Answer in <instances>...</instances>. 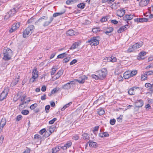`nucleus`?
<instances>
[{
	"instance_id": "f257e3e1",
	"label": "nucleus",
	"mask_w": 153,
	"mask_h": 153,
	"mask_svg": "<svg viewBox=\"0 0 153 153\" xmlns=\"http://www.w3.org/2000/svg\"><path fill=\"white\" fill-rule=\"evenodd\" d=\"M4 56L3 59L4 61H7L10 60L13 55V52L10 48H5L3 51Z\"/></svg>"
},
{
	"instance_id": "f03ea898",
	"label": "nucleus",
	"mask_w": 153,
	"mask_h": 153,
	"mask_svg": "<svg viewBox=\"0 0 153 153\" xmlns=\"http://www.w3.org/2000/svg\"><path fill=\"white\" fill-rule=\"evenodd\" d=\"M34 26L33 25H30L23 32V36L24 38L27 37L29 35H30L33 31Z\"/></svg>"
},
{
	"instance_id": "7ed1b4c3",
	"label": "nucleus",
	"mask_w": 153,
	"mask_h": 153,
	"mask_svg": "<svg viewBox=\"0 0 153 153\" xmlns=\"http://www.w3.org/2000/svg\"><path fill=\"white\" fill-rule=\"evenodd\" d=\"M99 38V36L92 37L89 40H88L86 43H91L90 45L91 46L97 45L99 44V40L98 39Z\"/></svg>"
},
{
	"instance_id": "20e7f679",
	"label": "nucleus",
	"mask_w": 153,
	"mask_h": 153,
	"mask_svg": "<svg viewBox=\"0 0 153 153\" xmlns=\"http://www.w3.org/2000/svg\"><path fill=\"white\" fill-rule=\"evenodd\" d=\"M107 73V69L105 68H103L101 70L98 71V74L100 79L102 80L105 78L106 76Z\"/></svg>"
},
{
	"instance_id": "39448f33",
	"label": "nucleus",
	"mask_w": 153,
	"mask_h": 153,
	"mask_svg": "<svg viewBox=\"0 0 153 153\" xmlns=\"http://www.w3.org/2000/svg\"><path fill=\"white\" fill-rule=\"evenodd\" d=\"M75 84L74 81L73 80V81H69L67 83L62 85V88L64 90L70 89L73 85Z\"/></svg>"
},
{
	"instance_id": "423d86ee",
	"label": "nucleus",
	"mask_w": 153,
	"mask_h": 153,
	"mask_svg": "<svg viewBox=\"0 0 153 153\" xmlns=\"http://www.w3.org/2000/svg\"><path fill=\"white\" fill-rule=\"evenodd\" d=\"M140 91V87L134 86L129 89L128 92L129 94L132 95H134L136 93L139 92Z\"/></svg>"
},
{
	"instance_id": "0eeeda50",
	"label": "nucleus",
	"mask_w": 153,
	"mask_h": 153,
	"mask_svg": "<svg viewBox=\"0 0 153 153\" xmlns=\"http://www.w3.org/2000/svg\"><path fill=\"white\" fill-rule=\"evenodd\" d=\"M87 79L88 77L87 76L85 75H82L80 76L79 79H74V81L75 84L76 82H77L80 84H82L85 82V80Z\"/></svg>"
},
{
	"instance_id": "6e6552de",
	"label": "nucleus",
	"mask_w": 153,
	"mask_h": 153,
	"mask_svg": "<svg viewBox=\"0 0 153 153\" xmlns=\"http://www.w3.org/2000/svg\"><path fill=\"white\" fill-rule=\"evenodd\" d=\"M20 25V23L19 22H18L16 24H13L10 29L9 30V32L12 33L15 31L19 27Z\"/></svg>"
},
{
	"instance_id": "1a4fd4ad",
	"label": "nucleus",
	"mask_w": 153,
	"mask_h": 153,
	"mask_svg": "<svg viewBox=\"0 0 153 153\" xmlns=\"http://www.w3.org/2000/svg\"><path fill=\"white\" fill-rule=\"evenodd\" d=\"M33 78L32 81L33 82L35 81V79L37 78L38 76V72L37 71L36 67H35L32 72Z\"/></svg>"
},
{
	"instance_id": "9d476101",
	"label": "nucleus",
	"mask_w": 153,
	"mask_h": 153,
	"mask_svg": "<svg viewBox=\"0 0 153 153\" xmlns=\"http://www.w3.org/2000/svg\"><path fill=\"white\" fill-rule=\"evenodd\" d=\"M8 94V91L6 90L3 91L0 95V101H2L5 99Z\"/></svg>"
},
{
	"instance_id": "9b49d317",
	"label": "nucleus",
	"mask_w": 153,
	"mask_h": 153,
	"mask_svg": "<svg viewBox=\"0 0 153 153\" xmlns=\"http://www.w3.org/2000/svg\"><path fill=\"white\" fill-rule=\"evenodd\" d=\"M129 27V26L128 25V24H127L123 26L120 27L119 29L117 31V32L119 33H120L125 31V30H127L128 28Z\"/></svg>"
},
{
	"instance_id": "f8f14e48",
	"label": "nucleus",
	"mask_w": 153,
	"mask_h": 153,
	"mask_svg": "<svg viewBox=\"0 0 153 153\" xmlns=\"http://www.w3.org/2000/svg\"><path fill=\"white\" fill-rule=\"evenodd\" d=\"M18 8L16 7H14L12 9L10 10L8 12L10 15L12 17L14 15L15 13L18 11Z\"/></svg>"
},
{
	"instance_id": "ddd939ff",
	"label": "nucleus",
	"mask_w": 153,
	"mask_h": 153,
	"mask_svg": "<svg viewBox=\"0 0 153 153\" xmlns=\"http://www.w3.org/2000/svg\"><path fill=\"white\" fill-rule=\"evenodd\" d=\"M134 16L132 15L126 14L123 18V19L125 21L130 20L133 18Z\"/></svg>"
},
{
	"instance_id": "4468645a",
	"label": "nucleus",
	"mask_w": 153,
	"mask_h": 153,
	"mask_svg": "<svg viewBox=\"0 0 153 153\" xmlns=\"http://www.w3.org/2000/svg\"><path fill=\"white\" fill-rule=\"evenodd\" d=\"M150 0H141L139 2V5L141 7L145 6L149 3Z\"/></svg>"
},
{
	"instance_id": "2eb2a0df",
	"label": "nucleus",
	"mask_w": 153,
	"mask_h": 153,
	"mask_svg": "<svg viewBox=\"0 0 153 153\" xmlns=\"http://www.w3.org/2000/svg\"><path fill=\"white\" fill-rule=\"evenodd\" d=\"M136 106L138 108H140L143 106V101L141 100H137L135 102Z\"/></svg>"
},
{
	"instance_id": "dca6fc26",
	"label": "nucleus",
	"mask_w": 153,
	"mask_h": 153,
	"mask_svg": "<svg viewBox=\"0 0 153 153\" xmlns=\"http://www.w3.org/2000/svg\"><path fill=\"white\" fill-rule=\"evenodd\" d=\"M125 12L126 11L124 10H118L117 13V15L120 17H121L123 16Z\"/></svg>"
},
{
	"instance_id": "f3484780",
	"label": "nucleus",
	"mask_w": 153,
	"mask_h": 153,
	"mask_svg": "<svg viewBox=\"0 0 153 153\" xmlns=\"http://www.w3.org/2000/svg\"><path fill=\"white\" fill-rule=\"evenodd\" d=\"M88 143H89V146L90 147L96 148L97 147V143L96 142L92 141L91 140H89L88 142Z\"/></svg>"
},
{
	"instance_id": "a211bd4d",
	"label": "nucleus",
	"mask_w": 153,
	"mask_h": 153,
	"mask_svg": "<svg viewBox=\"0 0 153 153\" xmlns=\"http://www.w3.org/2000/svg\"><path fill=\"white\" fill-rule=\"evenodd\" d=\"M63 70H59L54 76L55 77V80L58 79L63 74Z\"/></svg>"
},
{
	"instance_id": "6ab92c4d",
	"label": "nucleus",
	"mask_w": 153,
	"mask_h": 153,
	"mask_svg": "<svg viewBox=\"0 0 153 153\" xmlns=\"http://www.w3.org/2000/svg\"><path fill=\"white\" fill-rule=\"evenodd\" d=\"M56 124H54L50 126L49 128V131L51 133H52L57 128Z\"/></svg>"
},
{
	"instance_id": "aec40b11",
	"label": "nucleus",
	"mask_w": 153,
	"mask_h": 153,
	"mask_svg": "<svg viewBox=\"0 0 153 153\" xmlns=\"http://www.w3.org/2000/svg\"><path fill=\"white\" fill-rule=\"evenodd\" d=\"M143 44V42H140L133 45V46L134 47V48L136 50L137 48L140 47L142 46Z\"/></svg>"
},
{
	"instance_id": "412c9836",
	"label": "nucleus",
	"mask_w": 153,
	"mask_h": 153,
	"mask_svg": "<svg viewBox=\"0 0 153 153\" xmlns=\"http://www.w3.org/2000/svg\"><path fill=\"white\" fill-rule=\"evenodd\" d=\"M53 19V17H51L49 21H46L43 24V26L44 27L48 26L51 22Z\"/></svg>"
},
{
	"instance_id": "4be33fe9",
	"label": "nucleus",
	"mask_w": 153,
	"mask_h": 153,
	"mask_svg": "<svg viewBox=\"0 0 153 153\" xmlns=\"http://www.w3.org/2000/svg\"><path fill=\"white\" fill-rule=\"evenodd\" d=\"M123 76L124 78L125 79H128L131 77H132L130 72L128 71L125 72L123 74Z\"/></svg>"
},
{
	"instance_id": "5701e85b",
	"label": "nucleus",
	"mask_w": 153,
	"mask_h": 153,
	"mask_svg": "<svg viewBox=\"0 0 153 153\" xmlns=\"http://www.w3.org/2000/svg\"><path fill=\"white\" fill-rule=\"evenodd\" d=\"M19 78H16L13 79L12 82L10 85L11 86L13 87L14 86L16 85L18 82L19 81Z\"/></svg>"
},
{
	"instance_id": "b1692460",
	"label": "nucleus",
	"mask_w": 153,
	"mask_h": 153,
	"mask_svg": "<svg viewBox=\"0 0 153 153\" xmlns=\"http://www.w3.org/2000/svg\"><path fill=\"white\" fill-rule=\"evenodd\" d=\"M99 136L101 137H107L109 136V135L107 132L100 133L99 134Z\"/></svg>"
},
{
	"instance_id": "393cba45",
	"label": "nucleus",
	"mask_w": 153,
	"mask_h": 153,
	"mask_svg": "<svg viewBox=\"0 0 153 153\" xmlns=\"http://www.w3.org/2000/svg\"><path fill=\"white\" fill-rule=\"evenodd\" d=\"M75 32L72 29H70L68 30L66 32V34L68 36H72L74 35Z\"/></svg>"
},
{
	"instance_id": "a878e982",
	"label": "nucleus",
	"mask_w": 153,
	"mask_h": 153,
	"mask_svg": "<svg viewBox=\"0 0 153 153\" xmlns=\"http://www.w3.org/2000/svg\"><path fill=\"white\" fill-rule=\"evenodd\" d=\"M107 59L112 62H116L117 61V59L116 57H114L112 56L111 57H108Z\"/></svg>"
},
{
	"instance_id": "bb28decb",
	"label": "nucleus",
	"mask_w": 153,
	"mask_h": 153,
	"mask_svg": "<svg viewBox=\"0 0 153 153\" xmlns=\"http://www.w3.org/2000/svg\"><path fill=\"white\" fill-rule=\"evenodd\" d=\"M65 12V11H63L62 12H59L58 13H55L53 14V17H56V16L61 15L63 14Z\"/></svg>"
},
{
	"instance_id": "cd10ccee",
	"label": "nucleus",
	"mask_w": 153,
	"mask_h": 153,
	"mask_svg": "<svg viewBox=\"0 0 153 153\" xmlns=\"http://www.w3.org/2000/svg\"><path fill=\"white\" fill-rule=\"evenodd\" d=\"M82 136L83 139L85 140H88L90 139L88 134L87 133H84L82 134Z\"/></svg>"
},
{
	"instance_id": "c85d7f7f",
	"label": "nucleus",
	"mask_w": 153,
	"mask_h": 153,
	"mask_svg": "<svg viewBox=\"0 0 153 153\" xmlns=\"http://www.w3.org/2000/svg\"><path fill=\"white\" fill-rule=\"evenodd\" d=\"M72 103V102H70L68 104H67L65 105H64L63 107L61 108V110L62 111H64L66 108L69 107L71 104Z\"/></svg>"
},
{
	"instance_id": "c756f323",
	"label": "nucleus",
	"mask_w": 153,
	"mask_h": 153,
	"mask_svg": "<svg viewBox=\"0 0 153 153\" xmlns=\"http://www.w3.org/2000/svg\"><path fill=\"white\" fill-rule=\"evenodd\" d=\"M98 110L97 113L100 115H102L104 114L105 113L104 110L102 108H100Z\"/></svg>"
},
{
	"instance_id": "7c9ffc66",
	"label": "nucleus",
	"mask_w": 153,
	"mask_h": 153,
	"mask_svg": "<svg viewBox=\"0 0 153 153\" xmlns=\"http://www.w3.org/2000/svg\"><path fill=\"white\" fill-rule=\"evenodd\" d=\"M67 55L66 53H64L59 55L57 56V58L62 59L65 57Z\"/></svg>"
},
{
	"instance_id": "2f4dec72",
	"label": "nucleus",
	"mask_w": 153,
	"mask_h": 153,
	"mask_svg": "<svg viewBox=\"0 0 153 153\" xmlns=\"http://www.w3.org/2000/svg\"><path fill=\"white\" fill-rule=\"evenodd\" d=\"M60 148L59 146H58V147H55L53 148L52 149V153H56L57 152H58L60 150Z\"/></svg>"
},
{
	"instance_id": "473e14b6",
	"label": "nucleus",
	"mask_w": 153,
	"mask_h": 153,
	"mask_svg": "<svg viewBox=\"0 0 153 153\" xmlns=\"http://www.w3.org/2000/svg\"><path fill=\"white\" fill-rule=\"evenodd\" d=\"M34 139L35 140H41L42 139V137L38 134H35L34 136Z\"/></svg>"
},
{
	"instance_id": "72a5a7b5",
	"label": "nucleus",
	"mask_w": 153,
	"mask_h": 153,
	"mask_svg": "<svg viewBox=\"0 0 153 153\" xmlns=\"http://www.w3.org/2000/svg\"><path fill=\"white\" fill-rule=\"evenodd\" d=\"M85 4L83 3H81L79 4H78L77 5V7H78L80 8L81 9H84L85 7Z\"/></svg>"
},
{
	"instance_id": "f704fd0d",
	"label": "nucleus",
	"mask_w": 153,
	"mask_h": 153,
	"mask_svg": "<svg viewBox=\"0 0 153 153\" xmlns=\"http://www.w3.org/2000/svg\"><path fill=\"white\" fill-rule=\"evenodd\" d=\"M0 123H1V125L4 127L6 123V119L2 118Z\"/></svg>"
},
{
	"instance_id": "c9c22d12",
	"label": "nucleus",
	"mask_w": 153,
	"mask_h": 153,
	"mask_svg": "<svg viewBox=\"0 0 153 153\" xmlns=\"http://www.w3.org/2000/svg\"><path fill=\"white\" fill-rule=\"evenodd\" d=\"M135 50L134 47L133 46V45L130 46L128 49L127 51L129 52L130 53L134 51Z\"/></svg>"
},
{
	"instance_id": "e433bc0d",
	"label": "nucleus",
	"mask_w": 153,
	"mask_h": 153,
	"mask_svg": "<svg viewBox=\"0 0 153 153\" xmlns=\"http://www.w3.org/2000/svg\"><path fill=\"white\" fill-rule=\"evenodd\" d=\"M130 73L132 77L135 76L137 73V71L136 70H133L130 72Z\"/></svg>"
},
{
	"instance_id": "4c0bfd02",
	"label": "nucleus",
	"mask_w": 153,
	"mask_h": 153,
	"mask_svg": "<svg viewBox=\"0 0 153 153\" xmlns=\"http://www.w3.org/2000/svg\"><path fill=\"white\" fill-rule=\"evenodd\" d=\"M38 106V105L37 103H34L30 107V108L31 110H34Z\"/></svg>"
},
{
	"instance_id": "58836bf2",
	"label": "nucleus",
	"mask_w": 153,
	"mask_h": 153,
	"mask_svg": "<svg viewBox=\"0 0 153 153\" xmlns=\"http://www.w3.org/2000/svg\"><path fill=\"white\" fill-rule=\"evenodd\" d=\"M57 70V68L53 67L52 68V71L51 73V75L52 76L56 72Z\"/></svg>"
},
{
	"instance_id": "ea45409f",
	"label": "nucleus",
	"mask_w": 153,
	"mask_h": 153,
	"mask_svg": "<svg viewBox=\"0 0 153 153\" xmlns=\"http://www.w3.org/2000/svg\"><path fill=\"white\" fill-rule=\"evenodd\" d=\"M72 144V142L70 141H68L67 143L65 144L67 148H69L71 146Z\"/></svg>"
},
{
	"instance_id": "a19ab883",
	"label": "nucleus",
	"mask_w": 153,
	"mask_h": 153,
	"mask_svg": "<svg viewBox=\"0 0 153 153\" xmlns=\"http://www.w3.org/2000/svg\"><path fill=\"white\" fill-rule=\"evenodd\" d=\"M29 111L27 110H23L22 111L21 113L24 115H27L29 114Z\"/></svg>"
},
{
	"instance_id": "79ce46f5",
	"label": "nucleus",
	"mask_w": 153,
	"mask_h": 153,
	"mask_svg": "<svg viewBox=\"0 0 153 153\" xmlns=\"http://www.w3.org/2000/svg\"><path fill=\"white\" fill-rule=\"evenodd\" d=\"M76 45H77V46L78 45L77 43H74L71 45V47L70 48V49L71 50H72L73 49H75L76 48Z\"/></svg>"
},
{
	"instance_id": "37998d69",
	"label": "nucleus",
	"mask_w": 153,
	"mask_h": 153,
	"mask_svg": "<svg viewBox=\"0 0 153 153\" xmlns=\"http://www.w3.org/2000/svg\"><path fill=\"white\" fill-rule=\"evenodd\" d=\"M153 74V71H149L145 72L144 74L146 75H150Z\"/></svg>"
},
{
	"instance_id": "c03bdc74",
	"label": "nucleus",
	"mask_w": 153,
	"mask_h": 153,
	"mask_svg": "<svg viewBox=\"0 0 153 153\" xmlns=\"http://www.w3.org/2000/svg\"><path fill=\"white\" fill-rule=\"evenodd\" d=\"M50 108V106L49 105H48L45 106V109L46 113H48L49 112V109Z\"/></svg>"
},
{
	"instance_id": "a18cd8bd",
	"label": "nucleus",
	"mask_w": 153,
	"mask_h": 153,
	"mask_svg": "<svg viewBox=\"0 0 153 153\" xmlns=\"http://www.w3.org/2000/svg\"><path fill=\"white\" fill-rule=\"evenodd\" d=\"M92 30L93 33H95L99 32L100 31V30H99V28L98 27L94 28Z\"/></svg>"
},
{
	"instance_id": "49530a36",
	"label": "nucleus",
	"mask_w": 153,
	"mask_h": 153,
	"mask_svg": "<svg viewBox=\"0 0 153 153\" xmlns=\"http://www.w3.org/2000/svg\"><path fill=\"white\" fill-rule=\"evenodd\" d=\"M140 22H146L148 20V19L145 18H140Z\"/></svg>"
},
{
	"instance_id": "de8ad7c7",
	"label": "nucleus",
	"mask_w": 153,
	"mask_h": 153,
	"mask_svg": "<svg viewBox=\"0 0 153 153\" xmlns=\"http://www.w3.org/2000/svg\"><path fill=\"white\" fill-rule=\"evenodd\" d=\"M79 136L76 134H75L74 135L72 136V138L73 139H74L75 140H78V139H79Z\"/></svg>"
},
{
	"instance_id": "09e8293b",
	"label": "nucleus",
	"mask_w": 153,
	"mask_h": 153,
	"mask_svg": "<svg viewBox=\"0 0 153 153\" xmlns=\"http://www.w3.org/2000/svg\"><path fill=\"white\" fill-rule=\"evenodd\" d=\"M10 17H12L10 15L8 12L6 13V15L4 16V19H5L7 20Z\"/></svg>"
},
{
	"instance_id": "8fccbe9b",
	"label": "nucleus",
	"mask_w": 153,
	"mask_h": 153,
	"mask_svg": "<svg viewBox=\"0 0 153 153\" xmlns=\"http://www.w3.org/2000/svg\"><path fill=\"white\" fill-rule=\"evenodd\" d=\"M99 128V126H95L94 128V129L93 130V132L95 134H96L95 133V132L98 131Z\"/></svg>"
},
{
	"instance_id": "3c124183",
	"label": "nucleus",
	"mask_w": 153,
	"mask_h": 153,
	"mask_svg": "<svg viewBox=\"0 0 153 153\" xmlns=\"http://www.w3.org/2000/svg\"><path fill=\"white\" fill-rule=\"evenodd\" d=\"M57 120V118H54L52 120H50L49 122V123L50 124H53L55 121Z\"/></svg>"
},
{
	"instance_id": "603ef678",
	"label": "nucleus",
	"mask_w": 153,
	"mask_h": 153,
	"mask_svg": "<svg viewBox=\"0 0 153 153\" xmlns=\"http://www.w3.org/2000/svg\"><path fill=\"white\" fill-rule=\"evenodd\" d=\"M108 18L106 16H105L102 17L100 19V21L102 22H104L107 21Z\"/></svg>"
},
{
	"instance_id": "864d4df0",
	"label": "nucleus",
	"mask_w": 153,
	"mask_h": 153,
	"mask_svg": "<svg viewBox=\"0 0 153 153\" xmlns=\"http://www.w3.org/2000/svg\"><path fill=\"white\" fill-rule=\"evenodd\" d=\"M22 116L21 115H19L16 116V120L17 121L20 120L22 118Z\"/></svg>"
},
{
	"instance_id": "5fc2aeb1",
	"label": "nucleus",
	"mask_w": 153,
	"mask_h": 153,
	"mask_svg": "<svg viewBox=\"0 0 153 153\" xmlns=\"http://www.w3.org/2000/svg\"><path fill=\"white\" fill-rule=\"evenodd\" d=\"M91 77L95 79L96 80H98L100 79L99 77L98 76V74L97 75H95V74H92L91 75Z\"/></svg>"
},
{
	"instance_id": "6e6d98bb",
	"label": "nucleus",
	"mask_w": 153,
	"mask_h": 153,
	"mask_svg": "<svg viewBox=\"0 0 153 153\" xmlns=\"http://www.w3.org/2000/svg\"><path fill=\"white\" fill-rule=\"evenodd\" d=\"M147 75H145L144 74V75H142L141 76V79L142 80H146L147 78L146 76Z\"/></svg>"
},
{
	"instance_id": "4d7b16f0",
	"label": "nucleus",
	"mask_w": 153,
	"mask_h": 153,
	"mask_svg": "<svg viewBox=\"0 0 153 153\" xmlns=\"http://www.w3.org/2000/svg\"><path fill=\"white\" fill-rule=\"evenodd\" d=\"M123 116L122 115H120V116L117 118V120L119 122H121V120L123 118Z\"/></svg>"
},
{
	"instance_id": "13d9d810",
	"label": "nucleus",
	"mask_w": 153,
	"mask_h": 153,
	"mask_svg": "<svg viewBox=\"0 0 153 153\" xmlns=\"http://www.w3.org/2000/svg\"><path fill=\"white\" fill-rule=\"evenodd\" d=\"M116 122V120L114 119L111 120L110 121V124L112 125H114Z\"/></svg>"
},
{
	"instance_id": "bf43d9fd",
	"label": "nucleus",
	"mask_w": 153,
	"mask_h": 153,
	"mask_svg": "<svg viewBox=\"0 0 153 153\" xmlns=\"http://www.w3.org/2000/svg\"><path fill=\"white\" fill-rule=\"evenodd\" d=\"M48 17L47 16H42L40 18H39V20H40L41 21H42L43 19L45 20H47L48 19Z\"/></svg>"
},
{
	"instance_id": "052dcab7",
	"label": "nucleus",
	"mask_w": 153,
	"mask_h": 153,
	"mask_svg": "<svg viewBox=\"0 0 153 153\" xmlns=\"http://www.w3.org/2000/svg\"><path fill=\"white\" fill-rule=\"evenodd\" d=\"M77 62V60L76 59H74L70 62V65H72L76 63Z\"/></svg>"
},
{
	"instance_id": "680f3d73",
	"label": "nucleus",
	"mask_w": 153,
	"mask_h": 153,
	"mask_svg": "<svg viewBox=\"0 0 153 153\" xmlns=\"http://www.w3.org/2000/svg\"><path fill=\"white\" fill-rule=\"evenodd\" d=\"M34 21V18L33 17L31 18L30 19L28 20L27 22L28 24L32 23Z\"/></svg>"
},
{
	"instance_id": "e2e57ef3",
	"label": "nucleus",
	"mask_w": 153,
	"mask_h": 153,
	"mask_svg": "<svg viewBox=\"0 0 153 153\" xmlns=\"http://www.w3.org/2000/svg\"><path fill=\"white\" fill-rule=\"evenodd\" d=\"M69 60H70V58H68V57H66V58H64L63 60V62L65 63H66V62H68L69 61Z\"/></svg>"
},
{
	"instance_id": "0e129e2a",
	"label": "nucleus",
	"mask_w": 153,
	"mask_h": 153,
	"mask_svg": "<svg viewBox=\"0 0 153 153\" xmlns=\"http://www.w3.org/2000/svg\"><path fill=\"white\" fill-rule=\"evenodd\" d=\"M45 132V134H44V136L45 137H48L52 134V133H51L50 132H49V133L47 131Z\"/></svg>"
},
{
	"instance_id": "69168bd1",
	"label": "nucleus",
	"mask_w": 153,
	"mask_h": 153,
	"mask_svg": "<svg viewBox=\"0 0 153 153\" xmlns=\"http://www.w3.org/2000/svg\"><path fill=\"white\" fill-rule=\"evenodd\" d=\"M146 54V52L141 51L139 53V56H145Z\"/></svg>"
},
{
	"instance_id": "338daca9",
	"label": "nucleus",
	"mask_w": 153,
	"mask_h": 153,
	"mask_svg": "<svg viewBox=\"0 0 153 153\" xmlns=\"http://www.w3.org/2000/svg\"><path fill=\"white\" fill-rule=\"evenodd\" d=\"M46 131V129L45 128H43L41 130L39 131L40 134L42 135L44 132Z\"/></svg>"
},
{
	"instance_id": "774afa93",
	"label": "nucleus",
	"mask_w": 153,
	"mask_h": 153,
	"mask_svg": "<svg viewBox=\"0 0 153 153\" xmlns=\"http://www.w3.org/2000/svg\"><path fill=\"white\" fill-rule=\"evenodd\" d=\"M151 84L149 83H146L145 84V86L146 87L149 88L150 87H151Z\"/></svg>"
}]
</instances>
